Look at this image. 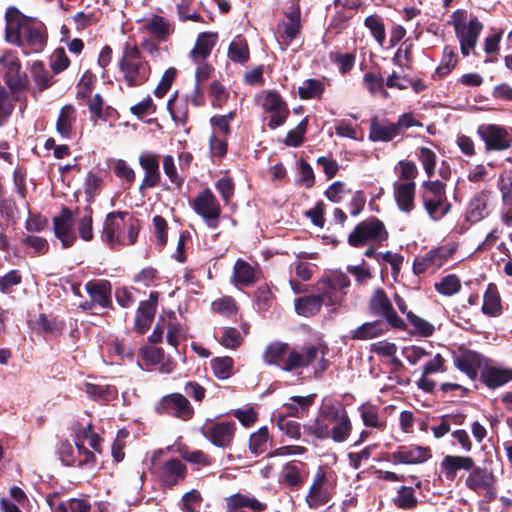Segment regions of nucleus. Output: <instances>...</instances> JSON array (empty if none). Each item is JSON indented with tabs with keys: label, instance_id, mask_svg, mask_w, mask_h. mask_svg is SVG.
<instances>
[{
	"label": "nucleus",
	"instance_id": "f257e3e1",
	"mask_svg": "<svg viewBox=\"0 0 512 512\" xmlns=\"http://www.w3.org/2000/svg\"><path fill=\"white\" fill-rule=\"evenodd\" d=\"M5 39L22 48L24 54L42 52L48 41L45 24L24 15L17 7H8L5 12Z\"/></svg>",
	"mask_w": 512,
	"mask_h": 512
},
{
	"label": "nucleus",
	"instance_id": "f03ea898",
	"mask_svg": "<svg viewBox=\"0 0 512 512\" xmlns=\"http://www.w3.org/2000/svg\"><path fill=\"white\" fill-rule=\"evenodd\" d=\"M319 352V347L313 344L304 345L298 350L286 342L274 341L266 346L263 361L282 371L293 372L312 365L318 358Z\"/></svg>",
	"mask_w": 512,
	"mask_h": 512
},
{
	"label": "nucleus",
	"instance_id": "7ed1b4c3",
	"mask_svg": "<svg viewBox=\"0 0 512 512\" xmlns=\"http://www.w3.org/2000/svg\"><path fill=\"white\" fill-rule=\"evenodd\" d=\"M118 69L130 88L145 84L151 74V66L136 44L126 42L118 60Z\"/></svg>",
	"mask_w": 512,
	"mask_h": 512
},
{
	"label": "nucleus",
	"instance_id": "20e7f679",
	"mask_svg": "<svg viewBox=\"0 0 512 512\" xmlns=\"http://www.w3.org/2000/svg\"><path fill=\"white\" fill-rule=\"evenodd\" d=\"M450 23L454 27L456 38L460 44V51L463 57L469 56L475 49L480 34L484 28L483 23L476 15L468 14L465 9H457L451 15Z\"/></svg>",
	"mask_w": 512,
	"mask_h": 512
},
{
	"label": "nucleus",
	"instance_id": "39448f33",
	"mask_svg": "<svg viewBox=\"0 0 512 512\" xmlns=\"http://www.w3.org/2000/svg\"><path fill=\"white\" fill-rule=\"evenodd\" d=\"M420 198L425 211L433 221H439L452 209L446 195V184L440 180H425L421 184Z\"/></svg>",
	"mask_w": 512,
	"mask_h": 512
},
{
	"label": "nucleus",
	"instance_id": "423d86ee",
	"mask_svg": "<svg viewBox=\"0 0 512 512\" xmlns=\"http://www.w3.org/2000/svg\"><path fill=\"white\" fill-rule=\"evenodd\" d=\"M0 76L7 89L20 95L30 89V79L25 71H22V63L15 50H5L0 56Z\"/></svg>",
	"mask_w": 512,
	"mask_h": 512
},
{
	"label": "nucleus",
	"instance_id": "0eeeda50",
	"mask_svg": "<svg viewBox=\"0 0 512 512\" xmlns=\"http://www.w3.org/2000/svg\"><path fill=\"white\" fill-rule=\"evenodd\" d=\"M389 238V232L382 220L370 216L356 224L349 233L347 242L353 248H361L368 244L382 243Z\"/></svg>",
	"mask_w": 512,
	"mask_h": 512
},
{
	"label": "nucleus",
	"instance_id": "6e6552de",
	"mask_svg": "<svg viewBox=\"0 0 512 512\" xmlns=\"http://www.w3.org/2000/svg\"><path fill=\"white\" fill-rule=\"evenodd\" d=\"M368 310L371 315L385 319L393 329L408 330L406 322L397 314L384 289L374 290L368 301Z\"/></svg>",
	"mask_w": 512,
	"mask_h": 512
},
{
	"label": "nucleus",
	"instance_id": "1a4fd4ad",
	"mask_svg": "<svg viewBox=\"0 0 512 512\" xmlns=\"http://www.w3.org/2000/svg\"><path fill=\"white\" fill-rule=\"evenodd\" d=\"M191 206L209 228L217 229L219 227L221 206L210 188H205L199 192L193 199Z\"/></svg>",
	"mask_w": 512,
	"mask_h": 512
},
{
	"label": "nucleus",
	"instance_id": "9d476101",
	"mask_svg": "<svg viewBox=\"0 0 512 512\" xmlns=\"http://www.w3.org/2000/svg\"><path fill=\"white\" fill-rule=\"evenodd\" d=\"M158 415H169L182 421L193 418L195 411L187 397L181 393H171L163 396L155 405Z\"/></svg>",
	"mask_w": 512,
	"mask_h": 512
},
{
	"label": "nucleus",
	"instance_id": "9b49d317",
	"mask_svg": "<svg viewBox=\"0 0 512 512\" xmlns=\"http://www.w3.org/2000/svg\"><path fill=\"white\" fill-rule=\"evenodd\" d=\"M477 134L486 151H504L512 146V129L498 124H482Z\"/></svg>",
	"mask_w": 512,
	"mask_h": 512
},
{
	"label": "nucleus",
	"instance_id": "f8f14e48",
	"mask_svg": "<svg viewBox=\"0 0 512 512\" xmlns=\"http://www.w3.org/2000/svg\"><path fill=\"white\" fill-rule=\"evenodd\" d=\"M333 497V489L329 486L327 473L319 468L305 496V503L309 509L316 510L328 504Z\"/></svg>",
	"mask_w": 512,
	"mask_h": 512
},
{
	"label": "nucleus",
	"instance_id": "ddd939ff",
	"mask_svg": "<svg viewBox=\"0 0 512 512\" xmlns=\"http://www.w3.org/2000/svg\"><path fill=\"white\" fill-rule=\"evenodd\" d=\"M128 211H113L106 215L103 222L102 240L111 248L116 245H125L122 236L126 226Z\"/></svg>",
	"mask_w": 512,
	"mask_h": 512
},
{
	"label": "nucleus",
	"instance_id": "4468645a",
	"mask_svg": "<svg viewBox=\"0 0 512 512\" xmlns=\"http://www.w3.org/2000/svg\"><path fill=\"white\" fill-rule=\"evenodd\" d=\"M237 426L235 421L212 422L203 426L201 434L214 446L219 448L231 447Z\"/></svg>",
	"mask_w": 512,
	"mask_h": 512
},
{
	"label": "nucleus",
	"instance_id": "2eb2a0df",
	"mask_svg": "<svg viewBox=\"0 0 512 512\" xmlns=\"http://www.w3.org/2000/svg\"><path fill=\"white\" fill-rule=\"evenodd\" d=\"M53 232L62 248L67 249L75 244L77 235L74 230V212L70 208L62 206L59 215L53 218Z\"/></svg>",
	"mask_w": 512,
	"mask_h": 512
},
{
	"label": "nucleus",
	"instance_id": "dca6fc26",
	"mask_svg": "<svg viewBox=\"0 0 512 512\" xmlns=\"http://www.w3.org/2000/svg\"><path fill=\"white\" fill-rule=\"evenodd\" d=\"M262 107L266 112L272 114L267 124L271 130L282 126L290 114L287 103L276 90H269L265 93Z\"/></svg>",
	"mask_w": 512,
	"mask_h": 512
},
{
	"label": "nucleus",
	"instance_id": "f3484780",
	"mask_svg": "<svg viewBox=\"0 0 512 512\" xmlns=\"http://www.w3.org/2000/svg\"><path fill=\"white\" fill-rule=\"evenodd\" d=\"M455 249L448 246H439L431 249L425 255L417 256L413 262V272L416 275L442 267L454 254Z\"/></svg>",
	"mask_w": 512,
	"mask_h": 512
},
{
	"label": "nucleus",
	"instance_id": "a211bd4d",
	"mask_svg": "<svg viewBox=\"0 0 512 512\" xmlns=\"http://www.w3.org/2000/svg\"><path fill=\"white\" fill-rule=\"evenodd\" d=\"M187 473L186 465L177 458L169 459L155 467V474L160 484L166 488H172L184 482Z\"/></svg>",
	"mask_w": 512,
	"mask_h": 512
},
{
	"label": "nucleus",
	"instance_id": "6ab92c4d",
	"mask_svg": "<svg viewBox=\"0 0 512 512\" xmlns=\"http://www.w3.org/2000/svg\"><path fill=\"white\" fill-rule=\"evenodd\" d=\"M432 458V450L428 446L416 444L401 445L397 450L388 455V460L393 464L416 465L422 464Z\"/></svg>",
	"mask_w": 512,
	"mask_h": 512
},
{
	"label": "nucleus",
	"instance_id": "aec40b11",
	"mask_svg": "<svg viewBox=\"0 0 512 512\" xmlns=\"http://www.w3.org/2000/svg\"><path fill=\"white\" fill-rule=\"evenodd\" d=\"M321 416L329 423H334L330 429V437L337 443L344 442L352 432V423L348 412L343 409H333L329 412L322 410Z\"/></svg>",
	"mask_w": 512,
	"mask_h": 512
},
{
	"label": "nucleus",
	"instance_id": "412c9836",
	"mask_svg": "<svg viewBox=\"0 0 512 512\" xmlns=\"http://www.w3.org/2000/svg\"><path fill=\"white\" fill-rule=\"evenodd\" d=\"M159 298L158 291H151L149 298L139 303L135 315L134 329L139 334H145L155 318L157 303Z\"/></svg>",
	"mask_w": 512,
	"mask_h": 512
},
{
	"label": "nucleus",
	"instance_id": "4be33fe9",
	"mask_svg": "<svg viewBox=\"0 0 512 512\" xmlns=\"http://www.w3.org/2000/svg\"><path fill=\"white\" fill-rule=\"evenodd\" d=\"M85 290L92 303L101 309L114 310L112 302V284L106 279H94L85 284Z\"/></svg>",
	"mask_w": 512,
	"mask_h": 512
},
{
	"label": "nucleus",
	"instance_id": "5701e85b",
	"mask_svg": "<svg viewBox=\"0 0 512 512\" xmlns=\"http://www.w3.org/2000/svg\"><path fill=\"white\" fill-rule=\"evenodd\" d=\"M139 164L145 172L139 187V191L143 193L145 189L154 188L160 183L159 155L143 152L139 156Z\"/></svg>",
	"mask_w": 512,
	"mask_h": 512
},
{
	"label": "nucleus",
	"instance_id": "b1692460",
	"mask_svg": "<svg viewBox=\"0 0 512 512\" xmlns=\"http://www.w3.org/2000/svg\"><path fill=\"white\" fill-rule=\"evenodd\" d=\"M17 102L21 104L20 109L24 110L27 107L26 95H20L0 84V127L9 121Z\"/></svg>",
	"mask_w": 512,
	"mask_h": 512
},
{
	"label": "nucleus",
	"instance_id": "393cba45",
	"mask_svg": "<svg viewBox=\"0 0 512 512\" xmlns=\"http://www.w3.org/2000/svg\"><path fill=\"white\" fill-rule=\"evenodd\" d=\"M226 512H244L243 508H248L252 512H264L267 504L260 502L255 497L245 494L235 493L225 498Z\"/></svg>",
	"mask_w": 512,
	"mask_h": 512
},
{
	"label": "nucleus",
	"instance_id": "a878e982",
	"mask_svg": "<svg viewBox=\"0 0 512 512\" xmlns=\"http://www.w3.org/2000/svg\"><path fill=\"white\" fill-rule=\"evenodd\" d=\"M489 196L488 190H481L470 199L465 214L466 221L477 223L488 215Z\"/></svg>",
	"mask_w": 512,
	"mask_h": 512
},
{
	"label": "nucleus",
	"instance_id": "bb28decb",
	"mask_svg": "<svg viewBox=\"0 0 512 512\" xmlns=\"http://www.w3.org/2000/svg\"><path fill=\"white\" fill-rule=\"evenodd\" d=\"M398 135L395 123L387 119L379 120L377 116L370 119L369 140L372 142H389Z\"/></svg>",
	"mask_w": 512,
	"mask_h": 512
},
{
	"label": "nucleus",
	"instance_id": "cd10ccee",
	"mask_svg": "<svg viewBox=\"0 0 512 512\" xmlns=\"http://www.w3.org/2000/svg\"><path fill=\"white\" fill-rule=\"evenodd\" d=\"M483 356L473 350H466L464 353L454 357L455 366L465 373L471 380H475L478 376V370L483 363Z\"/></svg>",
	"mask_w": 512,
	"mask_h": 512
},
{
	"label": "nucleus",
	"instance_id": "c85d7f7f",
	"mask_svg": "<svg viewBox=\"0 0 512 512\" xmlns=\"http://www.w3.org/2000/svg\"><path fill=\"white\" fill-rule=\"evenodd\" d=\"M394 197L398 208L405 213H410L415 205V190L416 183L415 181L403 182V183H394Z\"/></svg>",
	"mask_w": 512,
	"mask_h": 512
},
{
	"label": "nucleus",
	"instance_id": "c756f323",
	"mask_svg": "<svg viewBox=\"0 0 512 512\" xmlns=\"http://www.w3.org/2000/svg\"><path fill=\"white\" fill-rule=\"evenodd\" d=\"M474 465L470 456L447 455L441 462V469L446 479L454 480L459 470L470 471Z\"/></svg>",
	"mask_w": 512,
	"mask_h": 512
},
{
	"label": "nucleus",
	"instance_id": "7c9ffc66",
	"mask_svg": "<svg viewBox=\"0 0 512 512\" xmlns=\"http://www.w3.org/2000/svg\"><path fill=\"white\" fill-rule=\"evenodd\" d=\"M444 364L445 359L440 353H437L432 360L428 361L423 366L422 377L417 381L418 388L426 393H434L436 383L434 380L427 378V376L437 372H444Z\"/></svg>",
	"mask_w": 512,
	"mask_h": 512
},
{
	"label": "nucleus",
	"instance_id": "2f4dec72",
	"mask_svg": "<svg viewBox=\"0 0 512 512\" xmlns=\"http://www.w3.org/2000/svg\"><path fill=\"white\" fill-rule=\"evenodd\" d=\"M231 280L236 286H252L258 280L257 269L247 261L239 258L234 264Z\"/></svg>",
	"mask_w": 512,
	"mask_h": 512
},
{
	"label": "nucleus",
	"instance_id": "473e14b6",
	"mask_svg": "<svg viewBox=\"0 0 512 512\" xmlns=\"http://www.w3.org/2000/svg\"><path fill=\"white\" fill-rule=\"evenodd\" d=\"M480 381L490 389H496L512 381V369L486 366L480 373Z\"/></svg>",
	"mask_w": 512,
	"mask_h": 512
},
{
	"label": "nucleus",
	"instance_id": "72a5a7b5",
	"mask_svg": "<svg viewBox=\"0 0 512 512\" xmlns=\"http://www.w3.org/2000/svg\"><path fill=\"white\" fill-rule=\"evenodd\" d=\"M491 482H496V477L492 471H488L485 467L473 466L469 475L465 480V485L468 489L479 493L483 488L488 487Z\"/></svg>",
	"mask_w": 512,
	"mask_h": 512
},
{
	"label": "nucleus",
	"instance_id": "f704fd0d",
	"mask_svg": "<svg viewBox=\"0 0 512 512\" xmlns=\"http://www.w3.org/2000/svg\"><path fill=\"white\" fill-rule=\"evenodd\" d=\"M308 472L303 471L294 461L288 462L283 466L281 473L282 483L290 490L300 489L306 482Z\"/></svg>",
	"mask_w": 512,
	"mask_h": 512
},
{
	"label": "nucleus",
	"instance_id": "c9c22d12",
	"mask_svg": "<svg viewBox=\"0 0 512 512\" xmlns=\"http://www.w3.org/2000/svg\"><path fill=\"white\" fill-rule=\"evenodd\" d=\"M481 311L488 317H498L502 314L501 296L495 283L488 284L483 296Z\"/></svg>",
	"mask_w": 512,
	"mask_h": 512
},
{
	"label": "nucleus",
	"instance_id": "e433bc0d",
	"mask_svg": "<svg viewBox=\"0 0 512 512\" xmlns=\"http://www.w3.org/2000/svg\"><path fill=\"white\" fill-rule=\"evenodd\" d=\"M314 289L325 306L338 307L343 301V294H340L325 277L316 282Z\"/></svg>",
	"mask_w": 512,
	"mask_h": 512
},
{
	"label": "nucleus",
	"instance_id": "4c0bfd02",
	"mask_svg": "<svg viewBox=\"0 0 512 512\" xmlns=\"http://www.w3.org/2000/svg\"><path fill=\"white\" fill-rule=\"evenodd\" d=\"M217 33L202 32L197 36L195 46L190 52L193 61L205 60L217 42Z\"/></svg>",
	"mask_w": 512,
	"mask_h": 512
},
{
	"label": "nucleus",
	"instance_id": "58836bf2",
	"mask_svg": "<svg viewBox=\"0 0 512 512\" xmlns=\"http://www.w3.org/2000/svg\"><path fill=\"white\" fill-rule=\"evenodd\" d=\"M84 391L90 399L102 404L112 402L118 397V389L114 385L86 383Z\"/></svg>",
	"mask_w": 512,
	"mask_h": 512
},
{
	"label": "nucleus",
	"instance_id": "ea45409f",
	"mask_svg": "<svg viewBox=\"0 0 512 512\" xmlns=\"http://www.w3.org/2000/svg\"><path fill=\"white\" fill-rule=\"evenodd\" d=\"M76 117L77 112L75 107L71 104L64 105L59 111L56 121V131L64 138H71Z\"/></svg>",
	"mask_w": 512,
	"mask_h": 512
},
{
	"label": "nucleus",
	"instance_id": "a19ab883",
	"mask_svg": "<svg viewBox=\"0 0 512 512\" xmlns=\"http://www.w3.org/2000/svg\"><path fill=\"white\" fill-rule=\"evenodd\" d=\"M386 330L383 328L380 320L365 322L356 329L349 332L348 337L351 340H370L382 336Z\"/></svg>",
	"mask_w": 512,
	"mask_h": 512
},
{
	"label": "nucleus",
	"instance_id": "79ce46f5",
	"mask_svg": "<svg viewBox=\"0 0 512 512\" xmlns=\"http://www.w3.org/2000/svg\"><path fill=\"white\" fill-rule=\"evenodd\" d=\"M144 27L159 41H165L174 32V26L160 15H153Z\"/></svg>",
	"mask_w": 512,
	"mask_h": 512
},
{
	"label": "nucleus",
	"instance_id": "37998d69",
	"mask_svg": "<svg viewBox=\"0 0 512 512\" xmlns=\"http://www.w3.org/2000/svg\"><path fill=\"white\" fill-rule=\"evenodd\" d=\"M322 306L323 304L316 294L298 297L294 302L296 313L303 317H312L317 315Z\"/></svg>",
	"mask_w": 512,
	"mask_h": 512
},
{
	"label": "nucleus",
	"instance_id": "c03bdc74",
	"mask_svg": "<svg viewBox=\"0 0 512 512\" xmlns=\"http://www.w3.org/2000/svg\"><path fill=\"white\" fill-rule=\"evenodd\" d=\"M228 57L234 63L246 64L250 59V49L247 40L241 36H236L228 47Z\"/></svg>",
	"mask_w": 512,
	"mask_h": 512
},
{
	"label": "nucleus",
	"instance_id": "a18cd8bd",
	"mask_svg": "<svg viewBox=\"0 0 512 512\" xmlns=\"http://www.w3.org/2000/svg\"><path fill=\"white\" fill-rule=\"evenodd\" d=\"M241 331L234 327H226L223 330L222 337L219 340V343L223 345L225 348L235 350L240 347L244 341V335L248 334L249 325L247 323L241 324Z\"/></svg>",
	"mask_w": 512,
	"mask_h": 512
},
{
	"label": "nucleus",
	"instance_id": "49530a36",
	"mask_svg": "<svg viewBox=\"0 0 512 512\" xmlns=\"http://www.w3.org/2000/svg\"><path fill=\"white\" fill-rule=\"evenodd\" d=\"M30 72L38 92H43L54 84L53 76L50 75L43 61H34L30 67Z\"/></svg>",
	"mask_w": 512,
	"mask_h": 512
},
{
	"label": "nucleus",
	"instance_id": "de8ad7c7",
	"mask_svg": "<svg viewBox=\"0 0 512 512\" xmlns=\"http://www.w3.org/2000/svg\"><path fill=\"white\" fill-rule=\"evenodd\" d=\"M269 441H272L269 429L267 426H262L250 435L248 449L254 456H259L267 450Z\"/></svg>",
	"mask_w": 512,
	"mask_h": 512
},
{
	"label": "nucleus",
	"instance_id": "09e8293b",
	"mask_svg": "<svg viewBox=\"0 0 512 512\" xmlns=\"http://www.w3.org/2000/svg\"><path fill=\"white\" fill-rule=\"evenodd\" d=\"M393 503L399 509L411 511L418 506L419 501L415 496L413 487L401 486L397 490V495L393 498Z\"/></svg>",
	"mask_w": 512,
	"mask_h": 512
},
{
	"label": "nucleus",
	"instance_id": "8fccbe9b",
	"mask_svg": "<svg viewBox=\"0 0 512 512\" xmlns=\"http://www.w3.org/2000/svg\"><path fill=\"white\" fill-rule=\"evenodd\" d=\"M363 85L371 96H376L379 90H383L384 78L381 74V67L374 64L370 71L363 76Z\"/></svg>",
	"mask_w": 512,
	"mask_h": 512
},
{
	"label": "nucleus",
	"instance_id": "3c124183",
	"mask_svg": "<svg viewBox=\"0 0 512 512\" xmlns=\"http://www.w3.org/2000/svg\"><path fill=\"white\" fill-rule=\"evenodd\" d=\"M364 26L370 31L375 41L383 46L386 40V29L382 16L378 14L367 16L364 20Z\"/></svg>",
	"mask_w": 512,
	"mask_h": 512
},
{
	"label": "nucleus",
	"instance_id": "603ef678",
	"mask_svg": "<svg viewBox=\"0 0 512 512\" xmlns=\"http://www.w3.org/2000/svg\"><path fill=\"white\" fill-rule=\"evenodd\" d=\"M407 320L413 327L409 331L410 335L427 338L432 336L435 331V327L432 323L419 317L412 311H409L407 314Z\"/></svg>",
	"mask_w": 512,
	"mask_h": 512
},
{
	"label": "nucleus",
	"instance_id": "864d4df0",
	"mask_svg": "<svg viewBox=\"0 0 512 512\" xmlns=\"http://www.w3.org/2000/svg\"><path fill=\"white\" fill-rule=\"evenodd\" d=\"M457 63L458 57L455 52V48L453 46L446 45L443 48L441 62L436 68L435 74L441 78L446 77L457 66Z\"/></svg>",
	"mask_w": 512,
	"mask_h": 512
},
{
	"label": "nucleus",
	"instance_id": "5fc2aeb1",
	"mask_svg": "<svg viewBox=\"0 0 512 512\" xmlns=\"http://www.w3.org/2000/svg\"><path fill=\"white\" fill-rule=\"evenodd\" d=\"M325 91V84L318 79H306L298 88L300 99H319Z\"/></svg>",
	"mask_w": 512,
	"mask_h": 512
},
{
	"label": "nucleus",
	"instance_id": "6e6d98bb",
	"mask_svg": "<svg viewBox=\"0 0 512 512\" xmlns=\"http://www.w3.org/2000/svg\"><path fill=\"white\" fill-rule=\"evenodd\" d=\"M179 454L184 461L201 467L210 466L213 462L212 457L202 450H191L187 446L181 447Z\"/></svg>",
	"mask_w": 512,
	"mask_h": 512
},
{
	"label": "nucleus",
	"instance_id": "4d7b16f0",
	"mask_svg": "<svg viewBox=\"0 0 512 512\" xmlns=\"http://www.w3.org/2000/svg\"><path fill=\"white\" fill-rule=\"evenodd\" d=\"M234 360L232 357H216L211 360V368L215 377L224 380L232 375Z\"/></svg>",
	"mask_w": 512,
	"mask_h": 512
},
{
	"label": "nucleus",
	"instance_id": "13d9d810",
	"mask_svg": "<svg viewBox=\"0 0 512 512\" xmlns=\"http://www.w3.org/2000/svg\"><path fill=\"white\" fill-rule=\"evenodd\" d=\"M326 419L320 415L310 424L304 425V431L308 435L314 436L316 439L324 440L330 438V427Z\"/></svg>",
	"mask_w": 512,
	"mask_h": 512
},
{
	"label": "nucleus",
	"instance_id": "bf43d9fd",
	"mask_svg": "<svg viewBox=\"0 0 512 512\" xmlns=\"http://www.w3.org/2000/svg\"><path fill=\"white\" fill-rule=\"evenodd\" d=\"M167 109L175 122L183 126L188 122V105L186 102H178L177 96L170 98L167 102Z\"/></svg>",
	"mask_w": 512,
	"mask_h": 512
},
{
	"label": "nucleus",
	"instance_id": "052dcab7",
	"mask_svg": "<svg viewBox=\"0 0 512 512\" xmlns=\"http://www.w3.org/2000/svg\"><path fill=\"white\" fill-rule=\"evenodd\" d=\"M307 127L308 117H305L294 129L288 131L283 143L288 147L301 146L305 140Z\"/></svg>",
	"mask_w": 512,
	"mask_h": 512
},
{
	"label": "nucleus",
	"instance_id": "680f3d73",
	"mask_svg": "<svg viewBox=\"0 0 512 512\" xmlns=\"http://www.w3.org/2000/svg\"><path fill=\"white\" fill-rule=\"evenodd\" d=\"M435 290L444 296H451L458 293L461 289V282L455 274H449L435 283Z\"/></svg>",
	"mask_w": 512,
	"mask_h": 512
},
{
	"label": "nucleus",
	"instance_id": "e2e57ef3",
	"mask_svg": "<svg viewBox=\"0 0 512 512\" xmlns=\"http://www.w3.org/2000/svg\"><path fill=\"white\" fill-rule=\"evenodd\" d=\"M85 214L78 221V233L82 240L89 242L93 239V209L91 206L84 208Z\"/></svg>",
	"mask_w": 512,
	"mask_h": 512
},
{
	"label": "nucleus",
	"instance_id": "0e129e2a",
	"mask_svg": "<svg viewBox=\"0 0 512 512\" xmlns=\"http://www.w3.org/2000/svg\"><path fill=\"white\" fill-rule=\"evenodd\" d=\"M416 155L421 162L425 173L431 179L435 174L437 156L433 150L427 147H420L417 149Z\"/></svg>",
	"mask_w": 512,
	"mask_h": 512
},
{
	"label": "nucleus",
	"instance_id": "69168bd1",
	"mask_svg": "<svg viewBox=\"0 0 512 512\" xmlns=\"http://www.w3.org/2000/svg\"><path fill=\"white\" fill-rule=\"evenodd\" d=\"M70 59L63 47H57L50 56L49 66L54 74H59L70 66Z\"/></svg>",
	"mask_w": 512,
	"mask_h": 512
},
{
	"label": "nucleus",
	"instance_id": "338daca9",
	"mask_svg": "<svg viewBox=\"0 0 512 512\" xmlns=\"http://www.w3.org/2000/svg\"><path fill=\"white\" fill-rule=\"evenodd\" d=\"M176 9L178 18L182 22H186L188 20L200 23L205 22L204 18L192 9V0H180Z\"/></svg>",
	"mask_w": 512,
	"mask_h": 512
},
{
	"label": "nucleus",
	"instance_id": "774afa93",
	"mask_svg": "<svg viewBox=\"0 0 512 512\" xmlns=\"http://www.w3.org/2000/svg\"><path fill=\"white\" fill-rule=\"evenodd\" d=\"M504 206H512V170L501 174L497 183Z\"/></svg>",
	"mask_w": 512,
	"mask_h": 512
}]
</instances>
